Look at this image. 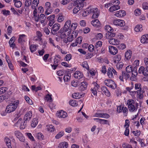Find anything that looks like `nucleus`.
<instances>
[{
	"instance_id": "f257e3e1",
	"label": "nucleus",
	"mask_w": 148,
	"mask_h": 148,
	"mask_svg": "<svg viewBox=\"0 0 148 148\" xmlns=\"http://www.w3.org/2000/svg\"><path fill=\"white\" fill-rule=\"evenodd\" d=\"M19 103V101L17 100L15 103H11L9 105H8L5 110V112L3 114L1 113V114L3 116L6 115L7 113H10L14 111L17 107Z\"/></svg>"
},
{
	"instance_id": "f03ea898",
	"label": "nucleus",
	"mask_w": 148,
	"mask_h": 148,
	"mask_svg": "<svg viewBox=\"0 0 148 148\" xmlns=\"http://www.w3.org/2000/svg\"><path fill=\"white\" fill-rule=\"evenodd\" d=\"M127 104L129 111L130 112L136 111L137 110L138 104L132 99H130L127 101Z\"/></svg>"
},
{
	"instance_id": "7ed1b4c3",
	"label": "nucleus",
	"mask_w": 148,
	"mask_h": 148,
	"mask_svg": "<svg viewBox=\"0 0 148 148\" xmlns=\"http://www.w3.org/2000/svg\"><path fill=\"white\" fill-rule=\"evenodd\" d=\"M71 32L68 31L65 29L62 28L58 32V33L60 34V37L63 39L70 34Z\"/></svg>"
},
{
	"instance_id": "20e7f679",
	"label": "nucleus",
	"mask_w": 148,
	"mask_h": 148,
	"mask_svg": "<svg viewBox=\"0 0 148 148\" xmlns=\"http://www.w3.org/2000/svg\"><path fill=\"white\" fill-rule=\"evenodd\" d=\"M89 11L90 14L92 15V18H97L99 15V12L97 8H90Z\"/></svg>"
},
{
	"instance_id": "39448f33",
	"label": "nucleus",
	"mask_w": 148,
	"mask_h": 148,
	"mask_svg": "<svg viewBox=\"0 0 148 148\" xmlns=\"http://www.w3.org/2000/svg\"><path fill=\"white\" fill-rule=\"evenodd\" d=\"M105 84L107 86L114 89L116 87V84L112 79H108L104 81Z\"/></svg>"
},
{
	"instance_id": "423d86ee",
	"label": "nucleus",
	"mask_w": 148,
	"mask_h": 148,
	"mask_svg": "<svg viewBox=\"0 0 148 148\" xmlns=\"http://www.w3.org/2000/svg\"><path fill=\"white\" fill-rule=\"evenodd\" d=\"M60 27V25L58 23L54 24L51 29V33L53 35H56L58 33V31Z\"/></svg>"
},
{
	"instance_id": "0eeeda50",
	"label": "nucleus",
	"mask_w": 148,
	"mask_h": 148,
	"mask_svg": "<svg viewBox=\"0 0 148 148\" xmlns=\"http://www.w3.org/2000/svg\"><path fill=\"white\" fill-rule=\"evenodd\" d=\"M22 119L20 118L18 120L17 122L16 123V125H17L18 124H20V128L21 129H24L26 126V123L27 122V121L25 122V121L24 120L23 122H22Z\"/></svg>"
},
{
	"instance_id": "6e6552de",
	"label": "nucleus",
	"mask_w": 148,
	"mask_h": 148,
	"mask_svg": "<svg viewBox=\"0 0 148 148\" xmlns=\"http://www.w3.org/2000/svg\"><path fill=\"white\" fill-rule=\"evenodd\" d=\"M14 134L15 136L19 140L22 142H24L25 140L24 136L22 134L18 131H16L14 132Z\"/></svg>"
},
{
	"instance_id": "1a4fd4ad",
	"label": "nucleus",
	"mask_w": 148,
	"mask_h": 148,
	"mask_svg": "<svg viewBox=\"0 0 148 148\" xmlns=\"http://www.w3.org/2000/svg\"><path fill=\"white\" fill-rule=\"evenodd\" d=\"M32 112L31 111L27 112L24 116V120L26 121H29L32 118Z\"/></svg>"
},
{
	"instance_id": "9d476101",
	"label": "nucleus",
	"mask_w": 148,
	"mask_h": 148,
	"mask_svg": "<svg viewBox=\"0 0 148 148\" xmlns=\"http://www.w3.org/2000/svg\"><path fill=\"white\" fill-rule=\"evenodd\" d=\"M113 23L114 25L120 26H123L125 25V23L124 21L120 19H116L114 21Z\"/></svg>"
},
{
	"instance_id": "9b49d317",
	"label": "nucleus",
	"mask_w": 148,
	"mask_h": 148,
	"mask_svg": "<svg viewBox=\"0 0 148 148\" xmlns=\"http://www.w3.org/2000/svg\"><path fill=\"white\" fill-rule=\"evenodd\" d=\"M88 85L87 83L84 81L81 83L80 86L79 88V90L80 91H82L86 90Z\"/></svg>"
},
{
	"instance_id": "f8f14e48",
	"label": "nucleus",
	"mask_w": 148,
	"mask_h": 148,
	"mask_svg": "<svg viewBox=\"0 0 148 148\" xmlns=\"http://www.w3.org/2000/svg\"><path fill=\"white\" fill-rule=\"evenodd\" d=\"M45 5L46 6V10L45 11V14L46 15H48L50 14L51 12V11H50L51 8V3L49 2H47L45 3Z\"/></svg>"
},
{
	"instance_id": "ddd939ff",
	"label": "nucleus",
	"mask_w": 148,
	"mask_h": 148,
	"mask_svg": "<svg viewBox=\"0 0 148 148\" xmlns=\"http://www.w3.org/2000/svg\"><path fill=\"white\" fill-rule=\"evenodd\" d=\"M99 87V85L97 84V83H95V84L94 87L91 89V92L94 95L97 96V90H98Z\"/></svg>"
},
{
	"instance_id": "4468645a",
	"label": "nucleus",
	"mask_w": 148,
	"mask_h": 148,
	"mask_svg": "<svg viewBox=\"0 0 148 148\" xmlns=\"http://www.w3.org/2000/svg\"><path fill=\"white\" fill-rule=\"evenodd\" d=\"M67 116V113L62 110H61L57 114V116L59 118H65Z\"/></svg>"
},
{
	"instance_id": "2eb2a0df",
	"label": "nucleus",
	"mask_w": 148,
	"mask_h": 148,
	"mask_svg": "<svg viewBox=\"0 0 148 148\" xmlns=\"http://www.w3.org/2000/svg\"><path fill=\"white\" fill-rule=\"evenodd\" d=\"M109 52L112 55H114L116 54L118 52V50L116 48L113 46L109 47Z\"/></svg>"
},
{
	"instance_id": "dca6fc26",
	"label": "nucleus",
	"mask_w": 148,
	"mask_h": 148,
	"mask_svg": "<svg viewBox=\"0 0 148 148\" xmlns=\"http://www.w3.org/2000/svg\"><path fill=\"white\" fill-rule=\"evenodd\" d=\"M74 77L76 79H80L83 77V75L80 71H77L74 73Z\"/></svg>"
},
{
	"instance_id": "f3484780",
	"label": "nucleus",
	"mask_w": 148,
	"mask_h": 148,
	"mask_svg": "<svg viewBox=\"0 0 148 148\" xmlns=\"http://www.w3.org/2000/svg\"><path fill=\"white\" fill-rule=\"evenodd\" d=\"M92 25L95 27L99 28L100 26V23L98 20L95 19L91 22Z\"/></svg>"
},
{
	"instance_id": "a211bd4d",
	"label": "nucleus",
	"mask_w": 148,
	"mask_h": 148,
	"mask_svg": "<svg viewBox=\"0 0 148 148\" xmlns=\"http://www.w3.org/2000/svg\"><path fill=\"white\" fill-rule=\"evenodd\" d=\"M108 42L111 44L117 45L119 43L120 41L117 39L111 38L109 39Z\"/></svg>"
},
{
	"instance_id": "6ab92c4d",
	"label": "nucleus",
	"mask_w": 148,
	"mask_h": 148,
	"mask_svg": "<svg viewBox=\"0 0 148 148\" xmlns=\"http://www.w3.org/2000/svg\"><path fill=\"white\" fill-rule=\"evenodd\" d=\"M126 14V12L124 10H120L117 11L114 15L118 17H122L124 16Z\"/></svg>"
},
{
	"instance_id": "aec40b11",
	"label": "nucleus",
	"mask_w": 148,
	"mask_h": 148,
	"mask_svg": "<svg viewBox=\"0 0 148 148\" xmlns=\"http://www.w3.org/2000/svg\"><path fill=\"white\" fill-rule=\"evenodd\" d=\"M82 4H77V5L75 7L73 10V13H77L80 10H81L83 7Z\"/></svg>"
},
{
	"instance_id": "412c9836",
	"label": "nucleus",
	"mask_w": 148,
	"mask_h": 148,
	"mask_svg": "<svg viewBox=\"0 0 148 148\" xmlns=\"http://www.w3.org/2000/svg\"><path fill=\"white\" fill-rule=\"evenodd\" d=\"M120 8V7L118 5H114L112 6L109 9V10L110 12H112L115 11L119 9Z\"/></svg>"
},
{
	"instance_id": "4be33fe9",
	"label": "nucleus",
	"mask_w": 148,
	"mask_h": 148,
	"mask_svg": "<svg viewBox=\"0 0 148 148\" xmlns=\"http://www.w3.org/2000/svg\"><path fill=\"white\" fill-rule=\"evenodd\" d=\"M4 141L8 148H12L11 140L9 138L5 137L4 138Z\"/></svg>"
},
{
	"instance_id": "5701e85b",
	"label": "nucleus",
	"mask_w": 148,
	"mask_h": 148,
	"mask_svg": "<svg viewBox=\"0 0 148 148\" xmlns=\"http://www.w3.org/2000/svg\"><path fill=\"white\" fill-rule=\"evenodd\" d=\"M141 85L140 83H136L135 84V90L139 89L136 91L137 94H139L141 93Z\"/></svg>"
},
{
	"instance_id": "b1692460",
	"label": "nucleus",
	"mask_w": 148,
	"mask_h": 148,
	"mask_svg": "<svg viewBox=\"0 0 148 148\" xmlns=\"http://www.w3.org/2000/svg\"><path fill=\"white\" fill-rule=\"evenodd\" d=\"M101 90L103 93H104L106 96L109 97L110 93L107 88L105 86H103L101 88Z\"/></svg>"
},
{
	"instance_id": "393cba45",
	"label": "nucleus",
	"mask_w": 148,
	"mask_h": 148,
	"mask_svg": "<svg viewBox=\"0 0 148 148\" xmlns=\"http://www.w3.org/2000/svg\"><path fill=\"white\" fill-rule=\"evenodd\" d=\"M140 41L143 44L148 43V34L143 36L141 37Z\"/></svg>"
},
{
	"instance_id": "a878e982",
	"label": "nucleus",
	"mask_w": 148,
	"mask_h": 148,
	"mask_svg": "<svg viewBox=\"0 0 148 148\" xmlns=\"http://www.w3.org/2000/svg\"><path fill=\"white\" fill-rule=\"evenodd\" d=\"M84 94H82L80 93H75L72 94L73 97L75 99H79L84 96Z\"/></svg>"
},
{
	"instance_id": "bb28decb",
	"label": "nucleus",
	"mask_w": 148,
	"mask_h": 148,
	"mask_svg": "<svg viewBox=\"0 0 148 148\" xmlns=\"http://www.w3.org/2000/svg\"><path fill=\"white\" fill-rule=\"evenodd\" d=\"M71 24V21L70 20H69L67 21L65 23L64 25V27L63 28L67 30L68 31L71 32L69 28H70Z\"/></svg>"
},
{
	"instance_id": "cd10ccee",
	"label": "nucleus",
	"mask_w": 148,
	"mask_h": 148,
	"mask_svg": "<svg viewBox=\"0 0 148 148\" xmlns=\"http://www.w3.org/2000/svg\"><path fill=\"white\" fill-rule=\"evenodd\" d=\"M115 35L116 34L114 33H112L111 32H107L106 34V37L107 39H110L114 37Z\"/></svg>"
},
{
	"instance_id": "c85d7f7f",
	"label": "nucleus",
	"mask_w": 148,
	"mask_h": 148,
	"mask_svg": "<svg viewBox=\"0 0 148 148\" xmlns=\"http://www.w3.org/2000/svg\"><path fill=\"white\" fill-rule=\"evenodd\" d=\"M113 68L112 67H109L108 69L107 74L109 78H111L113 77L112 73V70Z\"/></svg>"
},
{
	"instance_id": "c756f323",
	"label": "nucleus",
	"mask_w": 148,
	"mask_h": 148,
	"mask_svg": "<svg viewBox=\"0 0 148 148\" xmlns=\"http://www.w3.org/2000/svg\"><path fill=\"white\" fill-rule=\"evenodd\" d=\"M132 51L130 50H127L125 54V57L127 60L130 59L131 56Z\"/></svg>"
},
{
	"instance_id": "7c9ffc66",
	"label": "nucleus",
	"mask_w": 148,
	"mask_h": 148,
	"mask_svg": "<svg viewBox=\"0 0 148 148\" xmlns=\"http://www.w3.org/2000/svg\"><path fill=\"white\" fill-rule=\"evenodd\" d=\"M38 45H36L34 44H31L29 46V49L31 52L33 53L37 49V47Z\"/></svg>"
},
{
	"instance_id": "2f4dec72",
	"label": "nucleus",
	"mask_w": 148,
	"mask_h": 148,
	"mask_svg": "<svg viewBox=\"0 0 148 148\" xmlns=\"http://www.w3.org/2000/svg\"><path fill=\"white\" fill-rule=\"evenodd\" d=\"M38 119L36 118L33 119L31 123V126L32 127H35L38 124Z\"/></svg>"
},
{
	"instance_id": "473e14b6",
	"label": "nucleus",
	"mask_w": 148,
	"mask_h": 148,
	"mask_svg": "<svg viewBox=\"0 0 148 148\" xmlns=\"http://www.w3.org/2000/svg\"><path fill=\"white\" fill-rule=\"evenodd\" d=\"M46 18L44 14H40L39 16V20L42 23H44L45 21Z\"/></svg>"
},
{
	"instance_id": "72a5a7b5",
	"label": "nucleus",
	"mask_w": 148,
	"mask_h": 148,
	"mask_svg": "<svg viewBox=\"0 0 148 148\" xmlns=\"http://www.w3.org/2000/svg\"><path fill=\"white\" fill-rule=\"evenodd\" d=\"M26 35L25 34L20 35L19 38L18 39V42L20 43H22L24 41V38L26 37Z\"/></svg>"
},
{
	"instance_id": "f704fd0d",
	"label": "nucleus",
	"mask_w": 148,
	"mask_h": 148,
	"mask_svg": "<svg viewBox=\"0 0 148 148\" xmlns=\"http://www.w3.org/2000/svg\"><path fill=\"white\" fill-rule=\"evenodd\" d=\"M142 30V25H137L134 28L135 31L137 32H141Z\"/></svg>"
},
{
	"instance_id": "c9c22d12",
	"label": "nucleus",
	"mask_w": 148,
	"mask_h": 148,
	"mask_svg": "<svg viewBox=\"0 0 148 148\" xmlns=\"http://www.w3.org/2000/svg\"><path fill=\"white\" fill-rule=\"evenodd\" d=\"M68 146L67 143L63 142L60 143L58 146L59 148H67Z\"/></svg>"
},
{
	"instance_id": "e433bc0d",
	"label": "nucleus",
	"mask_w": 148,
	"mask_h": 148,
	"mask_svg": "<svg viewBox=\"0 0 148 148\" xmlns=\"http://www.w3.org/2000/svg\"><path fill=\"white\" fill-rule=\"evenodd\" d=\"M36 34L38 39H36L35 40L39 41H41L42 39L41 38V37L42 36V34L39 31H37L36 32Z\"/></svg>"
},
{
	"instance_id": "4c0bfd02",
	"label": "nucleus",
	"mask_w": 148,
	"mask_h": 148,
	"mask_svg": "<svg viewBox=\"0 0 148 148\" xmlns=\"http://www.w3.org/2000/svg\"><path fill=\"white\" fill-rule=\"evenodd\" d=\"M122 75L123 76L124 79L126 80L128 79L130 77V75L128 73L125 71H122Z\"/></svg>"
},
{
	"instance_id": "58836bf2",
	"label": "nucleus",
	"mask_w": 148,
	"mask_h": 148,
	"mask_svg": "<svg viewBox=\"0 0 148 148\" xmlns=\"http://www.w3.org/2000/svg\"><path fill=\"white\" fill-rule=\"evenodd\" d=\"M71 75L70 73L67 74V75H65L63 79L64 82L69 81L71 78Z\"/></svg>"
},
{
	"instance_id": "ea45409f",
	"label": "nucleus",
	"mask_w": 148,
	"mask_h": 148,
	"mask_svg": "<svg viewBox=\"0 0 148 148\" xmlns=\"http://www.w3.org/2000/svg\"><path fill=\"white\" fill-rule=\"evenodd\" d=\"M47 131L51 132H53L55 130V127L52 125H50L47 126Z\"/></svg>"
},
{
	"instance_id": "a19ab883",
	"label": "nucleus",
	"mask_w": 148,
	"mask_h": 148,
	"mask_svg": "<svg viewBox=\"0 0 148 148\" xmlns=\"http://www.w3.org/2000/svg\"><path fill=\"white\" fill-rule=\"evenodd\" d=\"M137 68L133 67V69H132V77H135L138 74V73L137 71Z\"/></svg>"
},
{
	"instance_id": "79ce46f5",
	"label": "nucleus",
	"mask_w": 148,
	"mask_h": 148,
	"mask_svg": "<svg viewBox=\"0 0 148 148\" xmlns=\"http://www.w3.org/2000/svg\"><path fill=\"white\" fill-rule=\"evenodd\" d=\"M105 29L108 32H112L113 31V28L109 25H106L105 27Z\"/></svg>"
},
{
	"instance_id": "37998d69",
	"label": "nucleus",
	"mask_w": 148,
	"mask_h": 148,
	"mask_svg": "<svg viewBox=\"0 0 148 148\" xmlns=\"http://www.w3.org/2000/svg\"><path fill=\"white\" fill-rule=\"evenodd\" d=\"M7 62L9 68L12 70L14 69L12 63H11L9 59H8V58H7V56L6 57Z\"/></svg>"
},
{
	"instance_id": "c03bdc74",
	"label": "nucleus",
	"mask_w": 148,
	"mask_h": 148,
	"mask_svg": "<svg viewBox=\"0 0 148 148\" xmlns=\"http://www.w3.org/2000/svg\"><path fill=\"white\" fill-rule=\"evenodd\" d=\"M81 65L83 67L86 68L87 70H89V67L86 61L84 62Z\"/></svg>"
},
{
	"instance_id": "a18cd8bd",
	"label": "nucleus",
	"mask_w": 148,
	"mask_h": 148,
	"mask_svg": "<svg viewBox=\"0 0 148 148\" xmlns=\"http://www.w3.org/2000/svg\"><path fill=\"white\" fill-rule=\"evenodd\" d=\"M45 100L47 101H49V102L52 101L53 100L51 97V95L47 94L45 97Z\"/></svg>"
},
{
	"instance_id": "49530a36",
	"label": "nucleus",
	"mask_w": 148,
	"mask_h": 148,
	"mask_svg": "<svg viewBox=\"0 0 148 148\" xmlns=\"http://www.w3.org/2000/svg\"><path fill=\"white\" fill-rule=\"evenodd\" d=\"M117 45V47L119 49L123 50L125 48L126 46L123 43L119 44V43Z\"/></svg>"
},
{
	"instance_id": "de8ad7c7",
	"label": "nucleus",
	"mask_w": 148,
	"mask_h": 148,
	"mask_svg": "<svg viewBox=\"0 0 148 148\" xmlns=\"http://www.w3.org/2000/svg\"><path fill=\"white\" fill-rule=\"evenodd\" d=\"M77 27V24L76 23H73L71 25L70 28V30H74L76 29Z\"/></svg>"
},
{
	"instance_id": "09e8293b",
	"label": "nucleus",
	"mask_w": 148,
	"mask_h": 148,
	"mask_svg": "<svg viewBox=\"0 0 148 148\" xmlns=\"http://www.w3.org/2000/svg\"><path fill=\"white\" fill-rule=\"evenodd\" d=\"M65 70H62L58 71L57 72V75L59 76H62L65 74Z\"/></svg>"
},
{
	"instance_id": "8fccbe9b",
	"label": "nucleus",
	"mask_w": 148,
	"mask_h": 148,
	"mask_svg": "<svg viewBox=\"0 0 148 148\" xmlns=\"http://www.w3.org/2000/svg\"><path fill=\"white\" fill-rule=\"evenodd\" d=\"M14 2V5L17 8H19L21 7L22 3L20 1H15Z\"/></svg>"
},
{
	"instance_id": "3c124183",
	"label": "nucleus",
	"mask_w": 148,
	"mask_h": 148,
	"mask_svg": "<svg viewBox=\"0 0 148 148\" xmlns=\"http://www.w3.org/2000/svg\"><path fill=\"white\" fill-rule=\"evenodd\" d=\"M64 132L61 131L59 132L56 135L55 138L56 139H59L62 137L64 135Z\"/></svg>"
},
{
	"instance_id": "603ef678",
	"label": "nucleus",
	"mask_w": 148,
	"mask_h": 148,
	"mask_svg": "<svg viewBox=\"0 0 148 148\" xmlns=\"http://www.w3.org/2000/svg\"><path fill=\"white\" fill-rule=\"evenodd\" d=\"M132 69L133 67L132 66L129 65L126 68V71L127 72L130 73L132 72Z\"/></svg>"
},
{
	"instance_id": "864d4df0",
	"label": "nucleus",
	"mask_w": 148,
	"mask_h": 148,
	"mask_svg": "<svg viewBox=\"0 0 148 148\" xmlns=\"http://www.w3.org/2000/svg\"><path fill=\"white\" fill-rule=\"evenodd\" d=\"M145 70V68L143 66H140L138 70V73H143L144 75L145 72L144 70Z\"/></svg>"
},
{
	"instance_id": "5fc2aeb1",
	"label": "nucleus",
	"mask_w": 148,
	"mask_h": 148,
	"mask_svg": "<svg viewBox=\"0 0 148 148\" xmlns=\"http://www.w3.org/2000/svg\"><path fill=\"white\" fill-rule=\"evenodd\" d=\"M31 0H26L25 3V6L27 7H29L31 5Z\"/></svg>"
},
{
	"instance_id": "6e6d98bb",
	"label": "nucleus",
	"mask_w": 148,
	"mask_h": 148,
	"mask_svg": "<svg viewBox=\"0 0 148 148\" xmlns=\"http://www.w3.org/2000/svg\"><path fill=\"white\" fill-rule=\"evenodd\" d=\"M142 7L143 9L148 10V3L146 2L143 3Z\"/></svg>"
},
{
	"instance_id": "4d7b16f0",
	"label": "nucleus",
	"mask_w": 148,
	"mask_h": 148,
	"mask_svg": "<svg viewBox=\"0 0 148 148\" xmlns=\"http://www.w3.org/2000/svg\"><path fill=\"white\" fill-rule=\"evenodd\" d=\"M69 104L72 106H76L77 105L76 101L75 100H70L69 102Z\"/></svg>"
},
{
	"instance_id": "13d9d810",
	"label": "nucleus",
	"mask_w": 148,
	"mask_h": 148,
	"mask_svg": "<svg viewBox=\"0 0 148 148\" xmlns=\"http://www.w3.org/2000/svg\"><path fill=\"white\" fill-rule=\"evenodd\" d=\"M59 5V4L58 3V1L57 0H55L53 1L52 6L54 8H56L58 7Z\"/></svg>"
},
{
	"instance_id": "bf43d9fd",
	"label": "nucleus",
	"mask_w": 148,
	"mask_h": 148,
	"mask_svg": "<svg viewBox=\"0 0 148 148\" xmlns=\"http://www.w3.org/2000/svg\"><path fill=\"white\" fill-rule=\"evenodd\" d=\"M135 14L136 16H138L141 14V10L138 9H136L134 11Z\"/></svg>"
},
{
	"instance_id": "052dcab7",
	"label": "nucleus",
	"mask_w": 148,
	"mask_h": 148,
	"mask_svg": "<svg viewBox=\"0 0 148 148\" xmlns=\"http://www.w3.org/2000/svg\"><path fill=\"white\" fill-rule=\"evenodd\" d=\"M102 42L100 41L97 42L95 46V49H97L98 47L101 46L102 45Z\"/></svg>"
},
{
	"instance_id": "680f3d73",
	"label": "nucleus",
	"mask_w": 148,
	"mask_h": 148,
	"mask_svg": "<svg viewBox=\"0 0 148 148\" xmlns=\"http://www.w3.org/2000/svg\"><path fill=\"white\" fill-rule=\"evenodd\" d=\"M109 121L105 119H101L100 121V124H109Z\"/></svg>"
},
{
	"instance_id": "e2e57ef3",
	"label": "nucleus",
	"mask_w": 148,
	"mask_h": 148,
	"mask_svg": "<svg viewBox=\"0 0 148 148\" xmlns=\"http://www.w3.org/2000/svg\"><path fill=\"white\" fill-rule=\"evenodd\" d=\"M139 61L138 60H135L133 64V67L135 68L137 66H138L139 65Z\"/></svg>"
},
{
	"instance_id": "0e129e2a",
	"label": "nucleus",
	"mask_w": 148,
	"mask_h": 148,
	"mask_svg": "<svg viewBox=\"0 0 148 148\" xmlns=\"http://www.w3.org/2000/svg\"><path fill=\"white\" fill-rule=\"evenodd\" d=\"M64 19V18L62 16V15L61 14H60L58 15V21L60 22H61L63 21Z\"/></svg>"
},
{
	"instance_id": "69168bd1",
	"label": "nucleus",
	"mask_w": 148,
	"mask_h": 148,
	"mask_svg": "<svg viewBox=\"0 0 148 148\" xmlns=\"http://www.w3.org/2000/svg\"><path fill=\"white\" fill-rule=\"evenodd\" d=\"M95 49V47L92 45H90L88 46V50L90 52L93 51Z\"/></svg>"
},
{
	"instance_id": "338daca9",
	"label": "nucleus",
	"mask_w": 148,
	"mask_h": 148,
	"mask_svg": "<svg viewBox=\"0 0 148 148\" xmlns=\"http://www.w3.org/2000/svg\"><path fill=\"white\" fill-rule=\"evenodd\" d=\"M89 8L87 9V10L84 11L82 13V15L84 16H86L88 14H90Z\"/></svg>"
},
{
	"instance_id": "774afa93",
	"label": "nucleus",
	"mask_w": 148,
	"mask_h": 148,
	"mask_svg": "<svg viewBox=\"0 0 148 148\" xmlns=\"http://www.w3.org/2000/svg\"><path fill=\"white\" fill-rule=\"evenodd\" d=\"M122 147L123 148H131V145L125 143L123 144Z\"/></svg>"
}]
</instances>
